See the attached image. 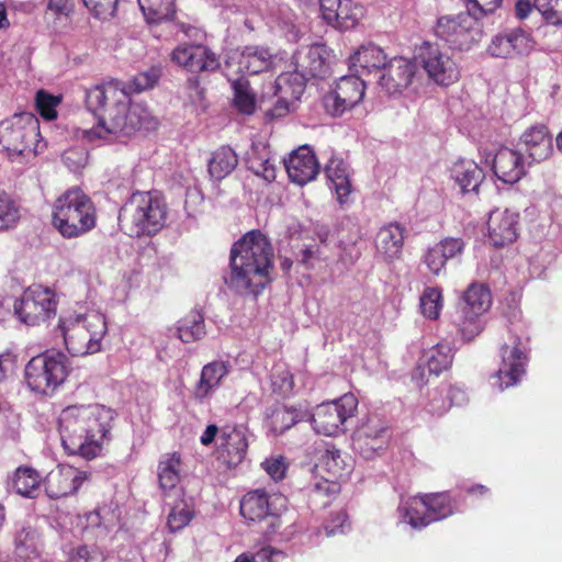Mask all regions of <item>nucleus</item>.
<instances>
[{
	"mask_svg": "<svg viewBox=\"0 0 562 562\" xmlns=\"http://www.w3.org/2000/svg\"><path fill=\"white\" fill-rule=\"evenodd\" d=\"M86 103L91 112H102L97 125L83 131V137L91 143L111 142L157 126L156 120L145 106L131 103L128 92L119 82H108L89 89Z\"/></svg>",
	"mask_w": 562,
	"mask_h": 562,
	"instance_id": "nucleus-1",
	"label": "nucleus"
},
{
	"mask_svg": "<svg viewBox=\"0 0 562 562\" xmlns=\"http://www.w3.org/2000/svg\"><path fill=\"white\" fill-rule=\"evenodd\" d=\"M272 259L273 249L268 238L260 232L247 233L232 247L226 285L243 295H257L270 281Z\"/></svg>",
	"mask_w": 562,
	"mask_h": 562,
	"instance_id": "nucleus-2",
	"label": "nucleus"
},
{
	"mask_svg": "<svg viewBox=\"0 0 562 562\" xmlns=\"http://www.w3.org/2000/svg\"><path fill=\"white\" fill-rule=\"evenodd\" d=\"M56 331L63 337L70 356L85 357L101 351L108 324L105 316L98 311L86 314L69 313L59 317Z\"/></svg>",
	"mask_w": 562,
	"mask_h": 562,
	"instance_id": "nucleus-3",
	"label": "nucleus"
},
{
	"mask_svg": "<svg viewBox=\"0 0 562 562\" xmlns=\"http://www.w3.org/2000/svg\"><path fill=\"white\" fill-rule=\"evenodd\" d=\"M119 221L126 235L150 237L165 227L167 205L156 193L135 192L121 209Z\"/></svg>",
	"mask_w": 562,
	"mask_h": 562,
	"instance_id": "nucleus-4",
	"label": "nucleus"
},
{
	"mask_svg": "<svg viewBox=\"0 0 562 562\" xmlns=\"http://www.w3.org/2000/svg\"><path fill=\"white\" fill-rule=\"evenodd\" d=\"M52 223L63 237H80L95 227L94 204L81 189H68L54 202Z\"/></svg>",
	"mask_w": 562,
	"mask_h": 562,
	"instance_id": "nucleus-5",
	"label": "nucleus"
},
{
	"mask_svg": "<svg viewBox=\"0 0 562 562\" xmlns=\"http://www.w3.org/2000/svg\"><path fill=\"white\" fill-rule=\"evenodd\" d=\"M40 137V122L33 113L14 114L0 124V143L12 159L15 157L29 159L42 153L46 144Z\"/></svg>",
	"mask_w": 562,
	"mask_h": 562,
	"instance_id": "nucleus-6",
	"label": "nucleus"
},
{
	"mask_svg": "<svg viewBox=\"0 0 562 562\" xmlns=\"http://www.w3.org/2000/svg\"><path fill=\"white\" fill-rule=\"evenodd\" d=\"M70 362L61 351L49 350L33 357L25 366V381L35 393L52 395L67 379Z\"/></svg>",
	"mask_w": 562,
	"mask_h": 562,
	"instance_id": "nucleus-7",
	"label": "nucleus"
},
{
	"mask_svg": "<svg viewBox=\"0 0 562 562\" xmlns=\"http://www.w3.org/2000/svg\"><path fill=\"white\" fill-rule=\"evenodd\" d=\"M528 339L509 333L501 349L502 362L491 376V384L498 391L517 385L526 373Z\"/></svg>",
	"mask_w": 562,
	"mask_h": 562,
	"instance_id": "nucleus-8",
	"label": "nucleus"
},
{
	"mask_svg": "<svg viewBox=\"0 0 562 562\" xmlns=\"http://www.w3.org/2000/svg\"><path fill=\"white\" fill-rule=\"evenodd\" d=\"M492 304L491 292L481 283H472L463 294L462 304L453 319L464 340H471L482 330L481 316Z\"/></svg>",
	"mask_w": 562,
	"mask_h": 562,
	"instance_id": "nucleus-9",
	"label": "nucleus"
},
{
	"mask_svg": "<svg viewBox=\"0 0 562 562\" xmlns=\"http://www.w3.org/2000/svg\"><path fill=\"white\" fill-rule=\"evenodd\" d=\"M479 19L481 16H474L468 10L457 15H445L438 19L435 31L437 36L450 47L469 50L482 36Z\"/></svg>",
	"mask_w": 562,
	"mask_h": 562,
	"instance_id": "nucleus-10",
	"label": "nucleus"
},
{
	"mask_svg": "<svg viewBox=\"0 0 562 562\" xmlns=\"http://www.w3.org/2000/svg\"><path fill=\"white\" fill-rule=\"evenodd\" d=\"M415 60L437 86L449 87L461 77L459 65L436 43L424 42L416 49Z\"/></svg>",
	"mask_w": 562,
	"mask_h": 562,
	"instance_id": "nucleus-11",
	"label": "nucleus"
},
{
	"mask_svg": "<svg viewBox=\"0 0 562 562\" xmlns=\"http://www.w3.org/2000/svg\"><path fill=\"white\" fill-rule=\"evenodd\" d=\"M56 294L49 288L29 286L14 303V313L26 325H38L56 314Z\"/></svg>",
	"mask_w": 562,
	"mask_h": 562,
	"instance_id": "nucleus-12",
	"label": "nucleus"
},
{
	"mask_svg": "<svg viewBox=\"0 0 562 562\" xmlns=\"http://www.w3.org/2000/svg\"><path fill=\"white\" fill-rule=\"evenodd\" d=\"M288 508V498L281 493L269 494L265 490L257 488L246 493L240 499V515L248 522H260L271 518L270 526H280V516Z\"/></svg>",
	"mask_w": 562,
	"mask_h": 562,
	"instance_id": "nucleus-13",
	"label": "nucleus"
},
{
	"mask_svg": "<svg viewBox=\"0 0 562 562\" xmlns=\"http://www.w3.org/2000/svg\"><path fill=\"white\" fill-rule=\"evenodd\" d=\"M59 425L61 443L68 454H78L86 460L94 459L100 454L102 440L108 431L102 424L97 430L87 429L82 424Z\"/></svg>",
	"mask_w": 562,
	"mask_h": 562,
	"instance_id": "nucleus-14",
	"label": "nucleus"
},
{
	"mask_svg": "<svg viewBox=\"0 0 562 562\" xmlns=\"http://www.w3.org/2000/svg\"><path fill=\"white\" fill-rule=\"evenodd\" d=\"M366 91V85L358 75L342 76L324 97V106L331 116H341L358 105Z\"/></svg>",
	"mask_w": 562,
	"mask_h": 562,
	"instance_id": "nucleus-15",
	"label": "nucleus"
},
{
	"mask_svg": "<svg viewBox=\"0 0 562 562\" xmlns=\"http://www.w3.org/2000/svg\"><path fill=\"white\" fill-rule=\"evenodd\" d=\"M170 60L190 72L214 71L220 67L216 55L201 44H179L171 52Z\"/></svg>",
	"mask_w": 562,
	"mask_h": 562,
	"instance_id": "nucleus-16",
	"label": "nucleus"
},
{
	"mask_svg": "<svg viewBox=\"0 0 562 562\" xmlns=\"http://www.w3.org/2000/svg\"><path fill=\"white\" fill-rule=\"evenodd\" d=\"M183 472L182 457L179 452L164 453L157 465L159 490L164 498H182L186 496L181 485Z\"/></svg>",
	"mask_w": 562,
	"mask_h": 562,
	"instance_id": "nucleus-17",
	"label": "nucleus"
},
{
	"mask_svg": "<svg viewBox=\"0 0 562 562\" xmlns=\"http://www.w3.org/2000/svg\"><path fill=\"white\" fill-rule=\"evenodd\" d=\"M533 41L528 33L520 29L494 35L486 52L495 58H515L527 55L533 49Z\"/></svg>",
	"mask_w": 562,
	"mask_h": 562,
	"instance_id": "nucleus-18",
	"label": "nucleus"
},
{
	"mask_svg": "<svg viewBox=\"0 0 562 562\" xmlns=\"http://www.w3.org/2000/svg\"><path fill=\"white\" fill-rule=\"evenodd\" d=\"M416 65L404 57H393L382 69L379 83L390 95L402 94L413 82Z\"/></svg>",
	"mask_w": 562,
	"mask_h": 562,
	"instance_id": "nucleus-19",
	"label": "nucleus"
},
{
	"mask_svg": "<svg viewBox=\"0 0 562 562\" xmlns=\"http://www.w3.org/2000/svg\"><path fill=\"white\" fill-rule=\"evenodd\" d=\"M453 359L452 348L448 344H437L425 350L419 358L416 369L412 374L413 381L417 386L427 383L428 375L438 376L441 372L449 369Z\"/></svg>",
	"mask_w": 562,
	"mask_h": 562,
	"instance_id": "nucleus-20",
	"label": "nucleus"
},
{
	"mask_svg": "<svg viewBox=\"0 0 562 562\" xmlns=\"http://www.w3.org/2000/svg\"><path fill=\"white\" fill-rule=\"evenodd\" d=\"M335 415L333 403L323 402L311 411L307 404L297 406H285L280 403H273L266 409V419H276L282 422H316V419L333 418Z\"/></svg>",
	"mask_w": 562,
	"mask_h": 562,
	"instance_id": "nucleus-21",
	"label": "nucleus"
},
{
	"mask_svg": "<svg viewBox=\"0 0 562 562\" xmlns=\"http://www.w3.org/2000/svg\"><path fill=\"white\" fill-rule=\"evenodd\" d=\"M519 213L509 209H495L487 221L488 240L494 247H504L518 237Z\"/></svg>",
	"mask_w": 562,
	"mask_h": 562,
	"instance_id": "nucleus-22",
	"label": "nucleus"
},
{
	"mask_svg": "<svg viewBox=\"0 0 562 562\" xmlns=\"http://www.w3.org/2000/svg\"><path fill=\"white\" fill-rule=\"evenodd\" d=\"M87 479L83 472L70 465H59L44 480L46 495L52 499L67 497L76 493Z\"/></svg>",
	"mask_w": 562,
	"mask_h": 562,
	"instance_id": "nucleus-23",
	"label": "nucleus"
},
{
	"mask_svg": "<svg viewBox=\"0 0 562 562\" xmlns=\"http://www.w3.org/2000/svg\"><path fill=\"white\" fill-rule=\"evenodd\" d=\"M246 424H225L220 431V453L229 467L239 464L247 453Z\"/></svg>",
	"mask_w": 562,
	"mask_h": 562,
	"instance_id": "nucleus-24",
	"label": "nucleus"
},
{
	"mask_svg": "<svg viewBox=\"0 0 562 562\" xmlns=\"http://www.w3.org/2000/svg\"><path fill=\"white\" fill-rule=\"evenodd\" d=\"M329 52L325 45L314 44L299 49L294 56L295 70L308 77L323 78L329 70Z\"/></svg>",
	"mask_w": 562,
	"mask_h": 562,
	"instance_id": "nucleus-25",
	"label": "nucleus"
},
{
	"mask_svg": "<svg viewBox=\"0 0 562 562\" xmlns=\"http://www.w3.org/2000/svg\"><path fill=\"white\" fill-rule=\"evenodd\" d=\"M284 165L290 180L299 186L314 180L319 172L315 154L306 145L293 150Z\"/></svg>",
	"mask_w": 562,
	"mask_h": 562,
	"instance_id": "nucleus-26",
	"label": "nucleus"
},
{
	"mask_svg": "<svg viewBox=\"0 0 562 562\" xmlns=\"http://www.w3.org/2000/svg\"><path fill=\"white\" fill-rule=\"evenodd\" d=\"M528 166L520 151L507 147L498 149L493 160L495 176L507 184L517 183L527 173Z\"/></svg>",
	"mask_w": 562,
	"mask_h": 562,
	"instance_id": "nucleus-27",
	"label": "nucleus"
},
{
	"mask_svg": "<svg viewBox=\"0 0 562 562\" xmlns=\"http://www.w3.org/2000/svg\"><path fill=\"white\" fill-rule=\"evenodd\" d=\"M386 443V428L380 424H360L352 435L353 449L366 459L374 458Z\"/></svg>",
	"mask_w": 562,
	"mask_h": 562,
	"instance_id": "nucleus-28",
	"label": "nucleus"
},
{
	"mask_svg": "<svg viewBox=\"0 0 562 562\" xmlns=\"http://www.w3.org/2000/svg\"><path fill=\"white\" fill-rule=\"evenodd\" d=\"M519 146L532 162L547 160L553 153L552 136L542 124L527 128L520 136Z\"/></svg>",
	"mask_w": 562,
	"mask_h": 562,
	"instance_id": "nucleus-29",
	"label": "nucleus"
},
{
	"mask_svg": "<svg viewBox=\"0 0 562 562\" xmlns=\"http://www.w3.org/2000/svg\"><path fill=\"white\" fill-rule=\"evenodd\" d=\"M272 59L273 54L268 48L250 45L246 46L237 56L229 57L227 65L232 67L237 64L238 72L256 75L268 70Z\"/></svg>",
	"mask_w": 562,
	"mask_h": 562,
	"instance_id": "nucleus-30",
	"label": "nucleus"
},
{
	"mask_svg": "<svg viewBox=\"0 0 562 562\" xmlns=\"http://www.w3.org/2000/svg\"><path fill=\"white\" fill-rule=\"evenodd\" d=\"M325 173L338 203L340 205L348 204L352 193L348 164L342 158L331 157L325 167Z\"/></svg>",
	"mask_w": 562,
	"mask_h": 562,
	"instance_id": "nucleus-31",
	"label": "nucleus"
},
{
	"mask_svg": "<svg viewBox=\"0 0 562 562\" xmlns=\"http://www.w3.org/2000/svg\"><path fill=\"white\" fill-rule=\"evenodd\" d=\"M464 241L461 238H446L430 247L424 257V262L431 273L438 276L449 259L461 255Z\"/></svg>",
	"mask_w": 562,
	"mask_h": 562,
	"instance_id": "nucleus-32",
	"label": "nucleus"
},
{
	"mask_svg": "<svg viewBox=\"0 0 562 562\" xmlns=\"http://www.w3.org/2000/svg\"><path fill=\"white\" fill-rule=\"evenodd\" d=\"M387 63V57L383 49L374 44L360 46L350 57V69L357 75L370 74L373 70H382Z\"/></svg>",
	"mask_w": 562,
	"mask_h": 562,
	"instance_id": "nucleus-33",
	"label": "nucleus"
},
{
	"mask_svg": "<svg viewBox=\"0 0 562 562\" xmlns=\"http://www.w3.org/2000/svg\"><path fill=\"white\" fill-rule=\"evenodd\" d=\"M247 168L257 177L272 182L277 176L276 161L269 147L263 143H254L246 156Z\"/></svg>",
	"mask_w": 562,
	"mask_h": 562,
	"instance_id": "nucleus-34",
	"label": "nucleus"
},
{
	"mask_svg": "<svg viewBox=\"0 0 562 562\" xmlns=\"http://www.w3.org/2000/svg\"><path fill=\"white\" fill-rule=\"evenodd\" d=\"M405 227L398 223L382 226L375 236L376 250L386 259L398 258L405 239Z\"/></svg>",
	"mask_w": 562,
	"mask_h": 562,
	"instance_id": "nucleus-35",
	"label": "nucleus"
},
{
	"mask_svg": "<svg viewBox=\"0 0 562 562\" xmlns=\"http://www.w3.org/2000/svg\"><path fill=\"white\" fill-rule=\"evenodd\" d=\"M451 178L462 193L475 192L484 179V172L473 160L460 159L451 167Z\"/></svg>",
	"mask_w": 562,
	"mask_h": 562,
	"instance_id": "nucleus-36",
	"label": "nucleus"
},
{
	"mask_svg": "<svg viewBox=\"0 0 562 562\" xmlns=\"http://www.w3.org/2000/svg\"><path fill=\"white\" fill-rule=\"evenodd\" d=\"M116 414L110 407L101 404L89 405H69L65 407L59 417V422H69L71 419H81L83 422H112Z\"/></svg>",
	"mask_w": 562,
	"mask_h": 562,
	"instance_id": "nucleus-37",
	"label": "nucleus"
},
{
	"mask_svg": "<svg viewBox=\"0 0 562 562\" xmlns=\"http://www.w3.org/2000/svg\"><path fill=\"white\" fill-rule=\"evenodd\" d=\"M228 373L225 362L214 361L203 367L200 380L194 390V397L203 401L209 397L221 384Z\"/></svg>",
	"mask_w": 562,
	"mask_h": 562,
	"instance_id": "nucleus-38",
	"label": "nucleus"
},
{
	"mask_svg": "<svg viewBox=\"0 0 562 562\" xmlns=\"http://www.w3.org/2000/svg\"><path fill=\"white\" fill-rule=\"evenodd\" d=\"M316 469L325 477L340 480L351 471V463L347 461L340 450L327 448L319 458Z\"/></svg>",
	"mask_w": 562,
	"mask_h": 562,
	"instance_id": "nucleus-39",
	"label": "nucleus"
},
{
	"mask_svg": "<svg viewBox=\"0 0 562 562\" xmlns=\"http://www.w3.org/2000/svg\"><path fill=\"white\" fill-rule=\"evenodd\" d=\"M238 165L237 154L228 146L216 149L209 160V173L215 180L226 178Z\"/></svg>",
	"mask_w": 562,
	"mask_h": 562,
	"instance_id": "nucleus-40",
	"label": "nucleus"
},
{
	"mask_svg": "<svg viewBox=\"0 0 562 562\" xmlns=\"http://www.w3.org/2000/svg\"><path fill=\"white\" fill-rule=\"evenodd\" d=\"M42 477L31 467H19L13 475L12 486L21 496L35 498L41 488Z\"/></svg>",
	"mask_w": 562,
	"mask_h": 562,
	"instance_id": "nucleus-41",
	"label": "nucleus"
},
{
	"mask_svg": "<svg viewBox=\"0 0 562 562\" xmlns=\"http://www.w3.org/2000/svg\"><path fill=\"white\" fill-rule=\"evenodd\" d=\"M306 80L303 74L299 71L283 72L276 79L274 94L282 98L300 100L305 90Z\"/></svg>",
	"mask_w": 562,
	"mask_h": 562,
	"instance_id": "nucleus-42",
	"label": "nucleus"
},
{
	"mask_svg": "<svg viewBox=\"0 0 562 562\" xmlns=\"http://www.w3.org/2000/svg\"><path fill=\"white\" fill-rule=\"evenodd\" d=\"M176 335L186 344L201 339L205 335L203 315L195 311L186 315L179 321Z\"/></svg>",
	"mask_w": 562,
	"mask_h": 562,
	"instance_id": "nucleus-43",
	"label": "nucleus"
},
{
	"mask_svg": "<svg viewBox=\"0 0 562 562\" xmlns=\"http://www.w3.org/2000/svg\"><path fill=\"white\" fill-rule=\"evenodd\" d=\"M364 15L363 5L357 0H342L337 11V21L330 25L339 31H347L355 27Z\"/></svg>",
	"mask_w": 562,
	"mask_h": 562,
	"instance_id": "nucleus-44",
	"label": "nucleus"
},
{
	"mask_svg": "<svg viewBox=\"0 0 562 562\" xmlns=\"http://www.w3.org/2000/svg\"><path fill=\"white\" fill-rule=\"evenodd\" d=\"M431 522L451 516L456 510L454 499L448 492L424 494Z\"/></svg>",
	"mask_w": 562,
	"mask_h": 562,
	"instance_id": "nucleus-45",
	"label": "nucleus"
},
{
	"mask_svg": "<svg viewBox=\"0 0 562 562\" xmlns=\"http://www.w3.org/2000/svg\"><path fill=\"white\" fill-rule=\"evenodd\" d=\"M186 496L182 498H164L167 505L170 506V513L167 519V527L171 532L179 531L190 524L193 518V510L186 502Z\"/></svg>",
	"mask_w": 562,
	"mask_h": 562,
	"instance_id": "nucleus-46",
	"label": "nucleus"
},
{
	"mask_svg": "<svg viewBox=\"0 0 562 562\" xmlns=\"http://www.w3.org/2000/svg\"><path fill=\"white\" fill-rule=\"evenodd\" d=\"M20 220V204L9 193L0 191V234L14 229Z\"/></svg>",
	"mask_w": 562,
	"mask_h": 562,
	"instance_id": "nucleus-47",
	"label": "nucleus"
},
{
	"mask_svg": "<svg viewBox=\"0 0 562 562\" xmlns=\"http://www.w3.org/2000/svg\"><path fill=\"white\" fill-rule=\"evenodd\" d=\"M14 542L16 554L24 560L37 557L40 553V536L32 527H24L18 531Z\"/></svg>",
	"mask_w": 562,
	"mask_h": 562,
	"instance_id": "nucleus-48",
	"label": "nucleus"
},
{
	"mask_svg": "<svg viewBox=\"0 0 562 562\" xmlns=\"http://www.w3.org/2000/svg\"><path fill=\"white\" fill-rule=\"evenodd\" d=\"M148 22L167 20L175 13V0H137Z\"/></svg>",
	"mask_w": 562,
	"mask_h": 562,
	"instance_id": "nucleus-49",
	"label": "nucleus"
},
{
	"mask_svg": "<svg viewBox=\"0 0 562 562\" xmlns=\"http://www.w3.org/2000/svg\"><path fill=\"white\" fill-rule=\"evenodd\" d=\"M404 510V517L413 528H424L431 524V519L428 517L429 509L425 502L424 494L409 498Z\"/></svg>",
	"mask_w": 562,
	"mask_h": 562,
	"instance_id": "nucleus-50",
	"label": "nucleus"
},
{
	"mask_svg": "<svg viewBox=\"0 0 562 562\" xmlns=\"http://www.w3.org/2000/svg\"><path fill=\"white\" fill-rule=\"evenodd\" d=\"M234 90V105L244 113L251 114L256 109V100L254 93L249 89L248 81L244 78H238L232 81Z\"/></svg>",
	"mask_w": 562,
	"mask_h": 562,
	"instance_id": "nucleus-51",
	"label": "nucleus"
},
{
	"mask_svg": "<svg viewBox=\"0 0 562 562\" xmlns=\"http://www.w3.org/2000/svg\"><path fill=\"white\" fill-rule=\"evenodd\" d=\"M340 491L339 480L323 476L314 484L312 497L315 503L326 507L339 496Z\"/></svg>",
	"mask_w": 562,
	"mask_h": 562,
	"instance_id": "nucleus-52",
	"label": "nucleus"
},
{
	"mask_svg": "<svg viewBox=\"0 0 562 562\" xmlns=\"http://www.w3.org/2000/svg\"><path fill=\"white\" fill-rule=\"evenodd\" d=\"M442 294L437 288H427L419 300L422 314L429 319H437L442 310Z\"/></svg>",
	"mask_w": 562,
	"mask_h": 562,
	"instance_id": "nucleus-53",
	"label": "nucleus"
},
{
	"mask_svg": "<svg viewBox=\"0 0 562 562\" xmlns=\"http://www.w3.org/2000/svg\"><path fill=\"white\" fill-rule=\"evenodd\" d=\"M271 386L273 392L280 395H288L292 392L294 386L293 375L284 363H278L273 367Z\"/></svg>",
	"mask_w": 562,
	"mask_h": 562,
	"instance_id": "nucleus-54",
	"label": "nucleus"
},
{
	"mask_svg": "<svg viewBox=\"0 0 562 562\" xmlns=\"http://www.w3.org/2000/svg\"><path fill=\"white\" fill-rule=\"evenodd\" d=\"M536 9L552 25H562V0H535Z\"/></svg>",
	"mask_w": 562,
	"mask_h": 562,
	"instance_id": "nucleus-55",
	"label": "nucleus"
},
{
	"mask_svg": "<svg viewBox=\"0 0 562 562\" xmlns=\"http://www.w3.org/2000/svg\"><path fill=\"white\" fill-rule=\"evenodd\" d=\"M60 103L58 97L52 95L44 90H40L35 97V105L41 116L47 121L56 119V108Z\"/></svg>",
	"mask_w": 562,
	"mask_h": 562,
	"instance_id": "nucleus-56",
	"label": "nucleus"
},
{
	"mask_svg": "<svg viewBox=\"0 0 562 562\" xmlns=\"http://www.w3.org/2000/svg\"><path fill=\"white\" fill-rule=\"evenodd\" d=\"M331 403L339 422H347V419L352 418L358 407V400L352 393H346L338 400L331 401Z\"/></svg>",
	"mask_w": 562,
	"mask_h": 562,
	"instance_id": "nucleus-57",
	"label": "nucleus"
},
{
	"mask_svg": "<svg viewBox=\"0 0 562 562\" xmlns=\"http://www.w3.org/2000/svg\"><path fill=\"white\" fill-rule=\"evenodd\" d=\"M448 396L449 402L442 400L440 403H437L438 401L434 398L430 403V411L440 416L443 412L449 409L450 406L462 405L468 400L465 391L459 386L449 387Z\"/></svg>",
	"mask_w": 562,
	"mask_h": 562,
	"instance_id": "nucleus-58",
	"label": "nucleus"
},
{
	"mask_svg": "<svg viewBox=\"0 0 562 562\" xmlns=\"http://www.w3.org/2000/svg\"><path fill=\"white\" fill-rule=\"evenodd\" d=\"M347 520L348 515L345 510L340 509L338 512L331 513L330 517L326 519L322 528L318 529L317 535H322V531H324L326 537L344 533V528Z\"/></svg>",
	"mask_w": 562,
	"mask_h": 562,
	"instance_id": "nucleus-59",
	"label": "nucleus"
},
{
	"mask_svg": "<svg viewBox=\"0 0 562 562\" xmlns=\"http://www.w3.org/2000/svg\"><path fill=\"white\" fill-rule=\"evenodd\" d=\"M159 68H149L146 71L136 75L130 83V89L134 92H142L155 86L160 77Z\"/></svg>",
	"mask_w": 562,
	"mask_h": 562,
	"instance_id": "nucleus-60",
	"label": "nucleus"
},
{
	"mask_svg": "<svg viewBox=\"0 0 562 562\" xmlns=\"http://www.w3.org/2000/svg\"><path fill=\"white\" fill-rule=\"evenodd\" d=\"M503 0H464L467 10L474 16H486L494 13Z\"/></svg>",
	"mask_w": 562,
	"mask_h": 562,
	"instance_id": "nucleus-61",
	"label": "nucleus"
},
{
	"mask_svg": "<svg viewBox=\"0 0 562 562\" xmlns=\"http://www.w3.org/2000/svg\"><path fill=\"white\" fill-rule=\"evenodd\" d=\"M261 467L276 482L283 480L285 476L286 464L282 457L267 459L261 463Z\"/></svg>",
	"mask_w": 562,
	"mask_h": 562,
	"instance_id": "nucleus-62",
	"label": "nucleus"
},
{
	"mask_svg": "<svg viewBox=\"0 0 562 562\" xmlns=\"http://www.w3.org/2000/svg\"><path fill=\"white\" fill-rule=\"evenodd\" d=\"M104 557L97 548L80 546L71 555V562H103Z\"/></svg>",
	"mask_w": 562,
	"mask_h": 562,
	"instance_id": "nucleus-63",
	"label": "nucleus"
},
{
	"mask_svg": "<svg viewBox=\"0 0 562 562\" xmlns=\"http://www.w3.org/2000/svg\"><path fill=\"white\" fill-rule=\"evenodd\" d=\"M63 161L72 171L82 168L87 161V155L82 149L71 148L63 155Z\"/></svg>",
	"mask_w": 562,
	"mask_h": 562,
	"instance_id": "nucleus-64",
	"label": "nucleus"
}]
</instances>
